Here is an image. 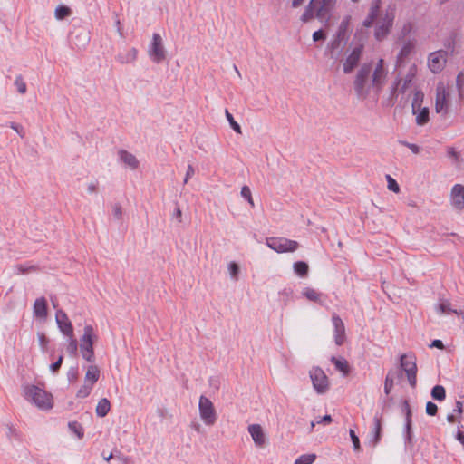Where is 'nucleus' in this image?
Masks as SVG:
<instances>
[{
	"label": "nucleus",
	"mask_w": 464,
	"mask_h": 464,
	"mask_svg": "<svg viewBox=\"0 0 464 464\" xmlns=\"http://www.w3.org/2000/svg\"><path fill=\"white\" fill-rule=\"evenodd\" d=\"M334 5V0H310L300 19L303 23H307L315 14L319 20H327Z\"/></svg>",
	"instance_id": "f257e3e1"
},
{
	"label": "nucleus",
	"mask_w": 464,
	"mask_h": 464,
	"mask_svg": "<svg viewBox=\"0 0 464 464\" xmlns=\"http://www.w3.org/2000/svg\"><path fill=\"white\" fill-rule=\"evenodd\" d=\"M24 398L42 410L53 407V395L35 385H26L23 389Z\"/></svg>",
	"instance_id": "f03ea898"
},
{
	"label": "nucleus",
	"mask_w": 464,
	"mask_h": 464,
	"mask_svg": "<svg viewBox=\"0 0 464 464\" xmlns=\"http://www.w3.org/2000/svg\"><path fill=\"white\" fill-rule=\"evenodd\" d=\"M96 336L93 334V327L91 324L84 326V333L81 338L80 352L83 359L93 363L95 362L93 339Z\"/></svg>",
	"instance_id": "7ed1b4c3"
},
{
	"label": "nucleus",
	"mask_w": 464,
	"mask_h": 464,
	"mask_svg": "<svg viewBox=\"0 0 464 464\" xmlns=\"http://www.w3.org/2000/svg\"><path fill=\"white\" fill-rule=\"evenodd\" d=\"M372 70V63H365L361 66L356 73L353 82V88L358 98H365L369 93V90L366 89V83Z\"/></svg>",
	"instance_id": "20e7f679"
},
{
	"label": "nucleus",
	"mask_w": 464,
	"mask_h": 464,
	"mask_svg": "<svg viewBox=\"0 0 464 464\" xmlns=\"http://www.w3.org/2000/svg\"><path fill=\"white\" fill-rule=\"evenodd\" d=\"M395 19L394 9L387 10L385 14L377 22L374 29V38L381 42L391 33Z\"/></svg>",
	"instance_id": "39448f33"
},
{
	"label": "nucleus",
	"mask_w": 464,
	"mask_h": 464,
	"mask_svg": "<svg viewBox=\"0 0 464 464\" xmlns=\"http://www.w3.org/2000/svg\"><path fill=\"white\" fill-rule=\"evenodd\" d=\"M400 366L405 372L409 384L411 388L417 385V363L413 354H401L400 357Z\"/></svg>",
	"instance_id": "423d86ee"
},
{
	"label": "nucleus",
	"mask_w": 464,
	"mask_h": 464,
	"mask_svg": "<svg viewBox=\"0 0 464 464\" xmlns=\"http://www.w3.org/2000/svg\"><path fill=\"white\" fill-rule=\"evenodd\" d=\"M266 245L277 253L295 252L299 247L297 241L285 237H268L266 238Z\"/></svg>",
	"instance_id": "0eeeda50"
},
{
	"label": "nucleus",
	"mask_w": 464,
	"mask_h": 464,
	"mask_svg": "<svg viewBox=\"0 0 464 464\" xmlns=\"http://www.w3.org/2000/svg\"><path fill=\"white\" fill-rule=\"evenodd\" d=\"M309 375L315 392L324 394L329 390V380L325 372L320 367H313Z\"/></svg>",
	"instance_id": "6e6552de"
},
{
	"label": "nucleus",
	"mask_w": 464,
	"mask_h": 464,
	"mask_svg": "<svg viewBox=\"0 0 464 464\" xmlns=\"http://www.w3.org/2000/svg\"><path fill=\"white\" fill-rule=\"evenodd\" d=\"M148 53L151 61L155 63H160L165 60L166 51L163 46L162 38L159 34H153Z\"/></svg>",
	"instance_id": "1a4fd4ad"
},
{
	"label": "nucleus",
	"mask_w": 464,
	"mask_h": 464,
	"mask_svg": "<svg viewBox=\"0 0 464 464\" xmlns=\"http://www.w3.org/2000/svg\"><path fill=\"white\" fill-rule=\"evenodd\" d=\"M200 418L206 425H213L217 420L216 411L213 403L209 399L201 396L198 403Z\"/></svg>",
	"instance_id": "9d476101"
},
{
	"label": "nucleus",
	"mask_w": 464,
	"mask_h": 464,
	"mask_svg": "<svg viewBox=\"0 0 464 464\" xmlns=\"http://www.w3.org/2000/svg\"><path fill=\"white\" fill-rule=\"evenodd\" d=\"M447 57V51L444 50L430 53L428 58L430 70L434 73L440 72L445 67Z\"/></svg>",
	"instance_id": "9b49d317"
},
{
	"label": "nucleus",
	"mask_w": 464,
	"mask_h": 464,
	"mask_svg": "<svg viewBox=\"0 0 464 464\" xmlns=\"http://www.w3.org/2000/svg\"><path fill=\"white\" fill-rule=\"evenodd\" d=\"M364 44H357L351 52V53L346 57L343 63V72L348 74L353 71L359 64L361 60L362 52H363Z\"/></svg>",
	"instance_id": "f8f14e48"
},
{
	"label": "nucleus",
	"mask_w": 464,
	"mask_h": 464,
	"mask_svg": "<svg viewBox=\"0 0 464 464\" xmlns=\"http://www.w3.org/2000/svg\"><path fill=\"white\" fill-rule=\"evenodd\" d=\"M332 323L334 331V343L336 345L341 346L346 338L344 324L337 314L332 315Z\"/></svg>",
	"instance_id": "ddd939ff"
},
{
	"label": "nucleus",
	"mask_w": 464,
	"mask_h": 464,
	"mask_svg": "<svg viewBox=\"0 0 464 464\" xmlns=\"http://www.w3.org/2000/svg\"><path fill=\"white\" fill-rule=\"evenodd\" d=\"M55 320L59 330L66 336L73 335V327L67 314L63 310H58L55 314Z\"/></svg>",
	"instance_id": "4468645a"
},
{
	"label": "nucleus",
	"mask_w": 464,
	"mask_h": 464,
	"mask_svg": "<svg viewBox=\"0 0 464 464\" xmlns=\"http://www.w3.org/2000/svg\"><path fill=\"white\" fill-rule=\"evenodd\" d=\"M450 198L452 206L458 210H462L464 208V186L454 185L451 188Z\"/></svg>",
	"instance_id": "2eb2a0df"
},
{
	"label": "nucleus",
	"mask_w": 464,
	"mask_h": 464,
	"mask_svg": "<svg viewBox=\"0 0 464 464\" xmlns=\"http://www.w3.org/2000/svg\"><path fill=\"white\" fill-rule=\"evenodd\" d=\"M380 7H381V0H373L372 2L368 15L362 22L363 27L370 28L373 25L376 18L379 15Z\"/></svg>",
	"instance_id": "dca6fc26"
},
{
	"label": "nucleus",
	"mask_w": 464,
	"mask_h": 464,
	"mask_svg": "<svg viewBox=\"0 0 464 464\" xmlns=\"http://www.w3.org/2000/svg\"><path fill=\"white\" fill-rule=\"evenodd\" d=\"M382 438V419L377 414L373 417V428L370 434L369 444L375 447Z\"/></svg>",
	"instance_id": "f3484780"
},
{
	"label": "nucleus",
	"mask_w": 464,
	"mask_h": 464,
	"mask_svg": "<svg viewBox=\"0 0 464 464\" xmlns=\"http://www.w3.org/2000/svg\"><path fill=\"white\" fill-rule=\"evenodd\" d=\"M248 432L250 433L255 444L257 447H263L265 445V434L262 427L259 424L249 425Z\"/></svg>",
	"instance_id": "a211bd4d"
},
{
	"label": "nucleus",
	"mask_w": 464,
	"mask_h": 464,
	"mask_svg": "<svg viewBox=\"0 0 464 464\" xmlns=\"http://www.w3.org/2000/svg\"><path fill=\"white\" fill-rule=\"evenodd\" d=\"M34 315L38 319H45L48 314L47 302L44 297L37 298L34 303Z\"/></svg>",
	"instance_id": "6ab92c4d"
},
{
	"label": "nucleus",
	"mask_w": 464,
	"mask_h": 464,
	"mask_svg": "<svg viewBox=\"0 0 464 464\" xmlns=\"http://www.w3.org/2000/svg\"><path fill=\"white\" fill-rule=\"evenodd\" d=\"M383 60L380 59L372 76V86L380 90L382 86V78L384 77Z\"/></svg>",
	"instance_id": "aec40b11"
},
{
	"label": "nucleus",
	"mask_w": 464,
	"mask_h": 464,
	"mask_svg": "<svg viewBox=\"0 0 464 464\" xmlns=\"http://www.w3.org/2000/svg\"><path fill=\"white\" fill-rule=\"evenodd\" d=\"M118 154L120 160L131 169H136L139 167V160L132 153L125 150H121Z\"/></svg>",
	"instance_id": "412c9836"
},
{
	"label": "nucleus",
	"mask_w": 464,
	"mask_h": 464,
	"mask_svg": "<svg viewBox=\"0 0 464 464\" xmlns=\"http://www.w3.org/2000/svg\"><path fill=\"white\" fill-rule=\"evenodd\" d=\"M414 49V43L411 40H408L401 48L398 55L396 63L400 66L404 60L412 53Z\"/></svg>",
	"instance_id": "4be33fe9"
},
{
	"label": "nucleus",
	"mask_w": 464,
	"mask_h": 464,
	"mask_svg": "<svg viewBox=\"0 0 464 464\" xmlns=\"http://www.w3.org/2000/svg\"><path fill=\"white\" fill-rule=\"evenodd\" d=\"M138 51L135 47L130 48L127 52L120 53L116 56L117 62L120 63H133L137 59Z\"/></svg>",
	"instance_id": "5701e85b"
},
{
	"label": "nucleus",
	"mask_w": 464,
	"mask_h": 464,
	"mask_svg": "<svg viewBox=\"0 0 464 464\" xmlns=\"http://www.w3.org/2000/svg\"><path fill=\"white\" fill-rule=\"evenodd\" d=\"M403 439L404 444L406 447H413V433H412V419L405 420L404 428H403Z\"/></svg>",
	"instance_id": "b1692460"
},
{
	"label": "nucleus",
	"mask_w": 464,
	"mask_h": 464,
	"mask_svg": "<svg viewBox=\"0 0 464 464\" xmlns=\"http://www.w3.org/2000/svg\"><path fill=\"white\" fill-rule=\"evenodd\" d=\"M395 377L401 378L402 371L395 372L393 370H390L386 375L384 381V392L385 394H389L393 387Z\"/></svg>",
	"instance_id": "393cba45"
},
{
	"label": "nucleus",
	"mask_w": 464,
	"mask_h": 464,
	"mask_svg": "<svg viewBox=\"0 0 464 464\" xmlns=\"http://www.w3.org/2000/svg\"><path fill=\"white\" fill-rule=\"evenodd\" d=\"M100 378V369L96 365H90L85 373L84 382L94 385Z\"/></svg>",
	"instance_id": "a878e982"
},
{
	"label": "nucleus",
	"mask_w": 464,
	"mask_h": 464,
	"mask_svg": "<svg viewBox=\"0 0 464 464\" xmlns=\"http://www.w3.org/2000/svg\"><path fill=\"white\" fill-rule=\"evenodd\" d=\"M416 72H417V67L415 64H412L410 67V69L404 78L402 85L400 87V92L401 93H404L407 91V89L411 85V82L416 75Z\"/></svg>",
	"instance_id": "bb28decb"
},
{
	"label": "nucleus",
	"mask_w": 464,
	"mask_h": 464,
	"mask_svg": "<svg viewBox=\"0 0 464 464\" xmlns=\"http://www.w3.org/2000/svg\"><path fill=\"white\" fill-rule=\"evenodd\" d=\"M330 362L335 366L336 370L342 372L344 375L350 372V366L346 359L332 356Z\"/></svg>",
	"instance_id": "cd10ccee"
},
{
	"label": "nucleus",
	"mask_w": 464,
	"mask_h": 464,
	"mask_svg": "<svg viewBox=\"0 0 464 464\" xmlns=\"http://www.w3.org/2000/svg\"><path fill=\"white\" fill-rule=\"evenodd\" d=\"M110 410V401L106 398H102V400L99 401L95 411L98 417L103 418L109 413Z\"/></svg>",
	"instance_id": "c85d7f7f"
},
{
	"label": "nucleus",
	"mask_w": 464,
	"mask_h": 464,
	"mask_svg": "<svg viewBox=\"0 0 464 464\" xmlns=\"http://www.w3.org/2000/svg\"><path fill=\"white\" fill-rule=\"evenodd\" d=\"M72 9L64 5H59L54 10V17L56 20H63L72 15Z\"/></svg>",
	"instance_id": "c756f323"
},
{
	"label": "nucleus",
	"mask_w": 464,
	"mask_h": 464,
	"mask_svg": "<svg viewBox=\"0 0 464 464\" xmlns=\"http://www.w3.org/2000/svg\"><path fill=\"white\" fill-rule=\"evenodd\" d=\"M415 115H416V123H417V125H420V126L425 125L430 120V111L427 107H424V108L420 107L417 111V114H415Z\"/></svg>",
	"instance_id": "7c9ffc66"
},
{
	"label": "nucleus",
	"mask_w": 464,
	"mask_h": 464,
	"mask_svg": "<svg viewBox=\"0 0 464 464\" xmlns=\"http://www.w3.org/2000/svg\"><path fill=\"white\" fill-rule=\"evenodd\" d=\"M293 268L295 273L301 277L307 276L309 272V266L304 261L295 262L293 265Z\"/></svg>",
	"instance_id": "2f4dec72"
},
{
	"label": "nucleus",
	"mask_w": 464,
	"mask_h": 464,
	"mask_svg": "<svg viewBox=\"0 0 464 464\" xmlns=\"http://www.w3.org/2000/svg\"><path fill=\"white\" fill-rule=\"evenodd\" d=\"M458 34L454 32L450 33V35L444 40V46L447 53L450 52L451 54L455 53V47L457 43Z\"/></svg>",
	"instance_id": "473e14b6"
},
{
	"label": "nucleus",
	"mask_w": 464,
	"mask_h": 464,
	"mask_svg": "<svg viewBox=\"0 0 464 464\" xmlns=\"http://www.w3.org/2000/svg\"><path fill=\"white\" fill-rule=\"evenodd\" d=\"M432 399L441 401L446 398V390L442 385H435L431 390Z\"/></svg>",
	"instance_id": "72a5a7b5"
},
{
	"label": "nucleus",
	"mask_w": 464,
	"mask_h": 464,
	"mask_svg": "<svg viewBox=\"0 0 464 464\" xmlns=\"http://www.w3.org/2000/svg\"><path fill=\"white\" fill-rule=\"evenodd\" d=\"M38 266L35 265L18 264L14 266V271L18 275H24L29 272H35Z\"/></svg>",
	"instance_id": "f704fd0d"
},
{
	"label": "nucleus",
	"mask_w": 464,
	"mask_h": 464,
	"mask_svg": "<svg viewBox=\"0 0 464 464\" xmlns=\"http://www.w3.org/2000/svg\"><path fill=\"white\" fill-rule=\"evenodd\" d=\"M302 295L307 298L309 301L318 302L320 300L321 294L317 292L315 289L311 287H305Z\"/></svg>",
	"instance_id": "c9c22d12"
},
{
	"label": "nucleus",
	"mask_w": 464,
	"mask_h": 464,
	"mask_svg": "<svg viewBox=\"0 0 464 464\" xmlns=\"http://www.w3.org/2000/svg\"><path fill=\"white\" fill-rule=\"evenodd\" d=\"M422 101H423V93L420 91H417L414 93V96L412 99V103H411V109H412L413 114H417V111L420 108Z\"/></svg>",
	"instance_id": "e433bc0d"
},
{
	"label": "nucleus",
	"mask_w": 464,
	"mask_h": 464,
	"mask_svg": "<svg viewBox=\"0 0 464 464\" xmlns=\"http://www.w3.org/2000/svg\"><path fill=\"white\" fill-rule=\"evenodd\" d=\"M349 19L350 17L347 16L345 17L340 24L339 27H338V30L335 34V35L337 36V38H341V39H344L345 36H346V33H347V30H348V25H349Z\"/></svg>",
	"instance_id": "4c0bfd02"
},
{
	"label": "nucleus",
	"mask_w": 464,
	"mask_h": 464,
	"mask_svg": "<svg viewBox=\"0 0 464 464\" xmlns=\"http://www.w3.org/2000/svg\"><path fill=\"white\" fill-rule=\"evenodd\" d=\"M69 430L74 433L79 439H82L84 435L82 426L77 421H71L68 423Z\"/></svg>",
	"instance_id": "58836bf2"
},
{
	"label": "nucleus",
	"mask_w": 464,
	"mask_h": 464,
	"mask_svg": "<svg viewBox=\"0 0 464 464\" xmlns=\"http://www.w3.org/2000/svg\"><path fill=\"white\" fill-rule=\"evenodd\" d=\"M93 388L92 383H87L84 382V384L77 391L76 397L79 399H84L88 397Z\"/></svg>",
	"instance_id": "ea45409f"
},
{
	"label": "nucleus",
	"mask_w": 464,
	"mask_h": 464,
	"mask_svg": "<svg viewBox=\"0 0 464 464\" xmlns=\"http://www.w3.org/2000/svg\"><path fill=\"white\" fill-rule=\"evenodd\" d=\"M445 108H447V101L445 93H438L436 98L435 110L438 113L441 112Z\"/></svg>",
	"instance_id": "a19ab883"
},
{
	"label": "nucleus",
	"mask_w": 464,
	"mask_h": 464,
	"mask_svg": "<svg viewBox=\"0 0 464 464\" xmlns=\"http://www.w3.org/2000/svg\"><path fill=\"white\" fill-rule=\"evenodd\" d=\"M66 350L70 356H72V357L77 356L78 342L75 338H73V335L72 337H69V343H68Z\"/></svg>",
	"instance_id": "79ce46f5"
},
{
	"label": "nucleus",
	"mask_w": 464,
	"mask_h": 464,
	"mask_svg": "<svg viewBox=\"0 0 464 464\" xmlns=\"http://www.w3.org/2000/svg\"><path fill=\"white\" fill-rule=\"evenodd\" d=\"M315 458L314 454H304L295 459V464H312Z\"/></svg>",
	"instance_id": "37998d69"
},
{
	"label": "nucleus",
	"mask_w": 464,
	"mask_h": 464,
	"mask_svg": "<svg viewBox=\"0 0 464 464\" xmlns=\"http://www.w3.org/2000/svg\"><path fill=\"white\" fill-rule=\"evenodd\" d=\"M241 196L247 200L251 208H254L255 204L252 198V193L248 186H243L240 192Z\"/></svg>",
	"instance_id": "c03bdc74"
},
{
	"label": "nucleus",
	"mask_w": 464,
	"mask_h": 464,
	"mask_svg": "<svg viewBox=\"0 0 464 464\" xmlns=\"http://www.w3.org/2000/svg\"><path fill=\"white\" fill-rule=\"evenodd\" d=\"M226 117H227V120L228 121V122L230 124V127L237 133H241V127H240V125L234 120V117L232 116V114L227 110H226Z\"/></svg>",
	"instance_id": "a18cd8bd"
},
{
	"label": "nucleus",
	"mask_w": 464,
	"mask_h": 464,
	"mask_svg": "<svg viewBox=\"0 0 464 464\" xmlns=\"http://www.w3.org/2000/svg\"><path fill=\"white\" fill-rule=\"evenodd\" d=\"M349 435H350L351 440L353 442V450L354 451H360L361 450V444H360L359 437L356 435L355 431L353 430H352V429L349 430Z\"/></svg>",
	"instance_id": "49530a36"
},
{
	"label": "nucleus",
	"mask_w": 464,
	"mask_h": 464,
	"mask_svg": "<svg viewBox=\"0 0 464 464\" xmlns=\"http://www.w3.org/2000/svg\"><path fill=\"white\" fill-rule=\"evenodd\" d=\"M14 84L19 93L24 94L26 92V83L24 82L22 75L16 76Z\"/></svg>",
	"instance_id": "de8ad7c7"
},
{
	"label": "nucleus",
	"mask_w": 464,
	"mask_h": 464,
	"mask_svg": "<svg viewBox=\"0 0 464 464\" xmlns=\"http://www.w3.org/2000/svg\"><path fill=\"white\" fill-rule=\"evenodd\" d=\"M343 41V39L337 38V36L334 35L331 42L328 44L327 49H329L331 52L340 49Z\"/></svg>",
	"instance_id": "09e8293b"
},
{
	"label": "nucleus",
	"mask_w": 464,
	"mask_h": 464,
	"mask_svg": "<svg viewBox=\"0 0 464 464\" xmlns=\"http://www.w3.org/2000/svg\"><path fill=\"white\" fill-rule=\"evenodd\" d=\"M388 188L395 193L400 192V186L397 181L390 175H386Z\"/></svg>",
	"instance_id": "8fccbe9b"
},
{
	"label": "nucleus",
	"mask_w": 464,
	"mask_h": 464,
	"mask_svg": "<svg viewBox=\"0 0 464 464\" xmlns=\"http://www.w3.org/2000/svg\"><path fill=\"white\" fill-rule=\"evenodd\" d=\"M78 367H71L67 372V379L69 382H74L78 379Z\"/></svg>",
	"instance_id": "3c124183"
},
{
	"label": "nucleus",
	"mask_w": 464,
	"mask_h": 464,
	"mask_svg": "<svg viewBox=\"0 0 464 464\" xmlns=\"http://www.w3.org/2000/svg\"><path fill=\"white\" fill-rule=\"evenodd\" d=\"M111 464H127L129 459L123 456L120 451L114 452V458Z\"/></svg>",
	"instance_id": "603ef678"
},
{
	"label": "nucleus",
	"mask_w": 464,
	"mask_h": 464,
	"mask_svg": "<svg viewBox=\"0 0 464 464\" xmlns=\"http://www.w3.org/2000/svg\"><path fill=\"white\" fill-rule=\"evenodd\" d=\"M425 411L429 416H435L438 412V406L432 401H428L426 403Z\"/></svg>",
	"instance_id": "864d4df0"
},
{
	"label": "nucleus",
	"mask_w": 464,
	"mask_h": 464,
	"mask_svg": "<svg viewBox=\"0 0 464 464\" xmlns=\"http://www.w3.org/2000/svg\"><path fill=\"white\" fill-rule=\"evenodd\" d=\"M228 270L230 273V276L233 279H237V275L239 273V266L235 262H230L228 265Z\"/></svg>",
	"instance_id": "5fc2aeb1"
},
{
	"label": "nucleus",
	"mask_w": 464,
	"mask_h": 464,
	"mask_svg": "<svg viewBox=\"0 0 464 464\" xmlns=\"http://www.w3.org/2000/svg\"><path fill=\"white\" fill-rule=\"evenodd\" d=\"M401 411L405 415V420H411L412 413L411 410V406L408 401H404L401 406Z\"/></svg>",
	"instance_id": "6e6d98bb"
},
{
	"label": "nucleus",
	"mask_w": 464,
	"mask_h": 464,
	"mask_svg": "<svg viewBox=\"0 0 464 464\" xmlns=\"http://www.w3.org/2000/svg\"><path fill=\"white\" fill-rule=\"evenodd\" d=\"M63 355H60L58 357V359L56 360V362H54L53 363H52L50 365V371L55 374L58 372V371L60 370L61 366H62V363H63Z\"/></svg>",
	"instance_id": "4d7b16f0"
},
{
	"label": "nucleus",
	"mask_w": 464,
	"mask_h": 464,
	"mask_svg": "<svg viewBox=\"0 0 464 464\" xmlns=\"http://www.w3.org/2000/svg\"><path fill=\"white\" fill-rule=\"evenodd\" d=\"M439 309L441 313H448V314H450V313H454V314H459V311L458 310H455V309H451L450 308V304L448 303V302H445V303H441L440 305H439Z\"/></svg>",
	"instance_id": "13d9d810"
},
{
	"label": "nucleus",
	"mask_w": 464,
	"mask_h": 464,
	"mask_svg": "<svg viewBox=\"0 0 464 464\" xmlns=\"http://www.w3.org/2000/svg\"><path fill=\"white\" fill-rule=\"evenodd\" d=\"M325 38H326V34L322 29L317 30L313 34V40L314 42L324 40Z\"/></svg>",
	"instance_id": "bf43d9fd"
},
{
	"label": "nucleus",
	"mask_w": 464,
	"mask_h": 464,
	"mask_svg": "<svg viewBox=\"0 0 464 464\" xmlns=\"http://www.w3.org/2000/svg\"><path fill=\"white\" fill-rule=\"evenodd\" d=\"M37 335H38L39 344L42 346L43 350H45V348L49 343L48 338L43 333H39Z\"/></svg>",
	"instance_id": "052dcab7"
},
{
	"label": "nucleus",
	"mask_w": 464,
	"mask_h": 464,
	"mask_svg": "<svg viewBox=\"0 0 464 464\" xmlns=\"http://www.w3.org/2000/svg\"><path fill=\"white\" fill-rule=\"evenodd\" d=\"M401 143L403 146L409 148L411 150V152L414 153V154H418L420 152V148L416 144L409 143L408 141H401Z\"/></svg>",
	"instance_id": "680f3d73"
},
{
	"label": "nucleus",
	"mask_w": 464,
	"mask_h": 464,
	"mask_svg": "<svg viewBox=\"0 0 464 464\" xmlns=\"http://www.w3.org/2000/svg\"><path fill=\"white\" fill-rule=\"evenodd\" d=\"M112 213H113V216L117 218V219H121V216H122V210H121V206L120 204H114L113 208H112Z\"/></svg>",
	"instance_id": "e2e57ef3"
},
{
	"label": "nucleus",
	"mask_w": 464,
	"mask_h": 464,
	"mask_svg": "<svg viewBox=\"0 0 464 464\" xmlns=\"http://www.w3.org/2000/svg\"><path fill=\"white\" fill-rule=\"evenodd\" d=\"M456 83L459 89L464 86V71H461L458 73Z\"/></svg>",
	"instance_id": "0e129e2a"
},
{
	"label": "nucleus",
	"mask_w": 464,
	"mask_h": 464,
	"mask_svg": "<svg viewBox=\"0 0 464 464\" xmlns=\"http://www.w3.org/2000/svg\"><path fill=\"white\" fill-rule=\"evenodd\" d=\"M10 127H11L14 130H15V131L20 135V137H22V138L24 137V129H23V127H22L21 125L16 124V123H14V122H11V123H10Z\"/></svg>",
	"instance_id": "69168bd1"
},
{
	"label": "nucleus",
	"mask_w": 464,
	"mask_h": 464,
	"mask_svg": "<svg viewBox=\"0 0 464 464\" xmlns=\"http://www.w3.org/2000/svg\"><path fill=\"white\" fill-rule=\"evenodd\" d=\"M430 347L442 350L444 349V344L441 340L436 339L432 341V343L430 344Z\"/></svg>",
	"instance_id": "338daca9"
},
{
	"label": "nucleus",
	"mask_w": 464,
	"mask_h": 464,
	"mask_svg": "<svg viewBox=\"0 0 464 464\" xmlns=\"http://www.w3.org/2000/svg\"><path fill=\"white\" fill-rule=\"evenodd\" d=\"M454 413L461 414L463 412V402L460 401H456L455 408L453 409Z\"/></svg>",
	"instance_id": "774afa93"
}]
</instances>
